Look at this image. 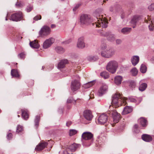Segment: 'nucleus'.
Instances as JSON below:
<instances>
[{
  "mask_svg": "<svg viewBox=\"0 0 154 154\" xmlns=\"http://www.w3.org/2000/svg\"><path fill=\"white\" fill-rule=\"evenodd\" d=\"M146 71L147 67L146 66L143 64H142L140 67V72L142 73H144L146 72Z\"/></svg>",
  "mask_w": 154,
  "mask_h": 154,
  "instance_id": "obj_36",
  "label": "nucleus"
},
{
  "mask_svg": "<svg viewBox=\"0 0 154 154\" xmlns=\"http://www.w3.org/2000/svg\"><path fill=\"white\" fill-rule=\"evenodd\" d=\"M77 47L81 49H82L85 48V43L84 41V38L83 37H81L79 38L78 39L77 43Z\"/></svg>",
  "mask_w": 154,
  "mask_h": 154,
  "instance_id": "obj_16",
  "label": "nucleus"
},
{
  "mask_svg": "<svg viewBox=\"0 0 154 154\" xmlns=\"http://www.w3.org/2000/svg\"><path fill=\"white\" fill-rule=\"evenodd\" d=\"M98 59V56L96 55H90L87 57V59L91 62L95 61L97 60Z\"/></svg>",
  "mask_w": 154,
  "mask_h": 154,
  "instance_id": "obj_27",
  "label": "nucleus"
},
{
  "mask_svg": "<svg viewBox=\"0 0 154 154\" xmlns=\"http://www.w3.org/2000/svg\"><path fill=\"white\" fill-rule=\"evenodd\" d=\"M83 116L87 120V122L84 123L85 124H88V122L91 121L93 117L91 112L89 110H86L84 112Z\"/></svg>",
  "mask_w": 154,
  "mask_h": 154,
  "instance_id": "obj_9",
  "label": "nucleus"
},
{
  "mask_svg": "<svg viewBox=\"0 0 154 154\" xmlns=\"http://www.w3.org/2000/svg\"><path fill=\"white\" fill-rule=\"evenodd\" d=\"M108 113L112 115L113 120V123H111V125H112L115 124L119 122V120L120 118V114H119L116 110H111Z\"/></svg>",
  "mask_w": 154,
  "mask_h": 154,
  "instance_id": "obj_5",
  "label": "nucleus"
},
{
  "mask_svg": "<svg viewBox=\"0 0 154 154\" xmlns=\"http://www.w3.org/2000/svg\"><path fill=\"white\" fill-rule=\"evenodd\" d=\"M131 72L133 76H135L137 75L138 71L136 68L134 67L131 69Z\"/></svg>",
  "mask_w": 154,
  "mask_h": 154,
  "instance_id": "obj_37",
  "label": "nucleus"
},
{
  "mask_svg": "<svg viewBox=\"0 0 154 154\" xmlns=\"http://www.w3.org/2000/svg\"><path fill=\"white\" fill-rule=\"evenodd\" d=\"M101 48L103 50H105V49H107V46L105 44L102 45L101 46Z\"/></svg>",
  "mask_w": 154,
  "mask_h": 154,
  "instance_id": "obj_47",
  "label": "nucleus"
},
{
  "mask_svg": "<svg viewBox=\"0 0 154 154\" xmlns=\"http://www.w3.org/2000/svg\"><path fill=\"white\" fill-rule=\"evenodd\" d=\"M45 68V66H42V69L43 70Z\"/></svg>",
  "mask_w": 154,
  "mask_h": 154,
  "instance_id": "obj_58",
  "label": "nucleus"
},
{
  "mask_svg": "<svg viewBox=\"0 0 154 154\" xmlns=\"http://www.w3.org/2000/svg\"><path fill=\"white\" fill-rule=\"evenodd\" d=\"M5 20H7V17H6V18Z\"/></svg>",
  "mask_w": 154,
  "mask_h": 154,
  "instance_id": "obj_61",
  "label": "nucleus"
},
{
  "mask_svg": "<svg viewBox=\"0 0 154 154\" xmlns=\"http://www.w3.org/2000/svg\"><path fill=\"white\" fill-rule=\"evenodd\" d=\"M122 79V76L118 75L115 77L114 82L116 85H118L121 83Z\"/></svg>",
  "mask_w": 154,
  "mask_h": 154,
  "instance_id": "obj_24",
  "label": "nucleus"
},
{
  "mask_svg": "<svg viewBox=\"0 0 154 154\" xmlns=\"http://www.w3.org/2000/svg\"><path fill=\"white\" fill-rule=\"evenodd\" d=\"M110 11H112V10H110Z\"/></svg>",
  "mask_w": 154,
  "mask_h": 154,
  "instance_id": "obj_63",
  "label": "nucleus"
},
{
  "mask_svg": "<svg viewBox=\"0 0 154 154\" xmlns=\"http://www.w3.org/2000/svg\"><path fill=\"white\" fill-rule=\"evenodd\" d=\"M128 100L131 102L139 103L142 100V98L140 97H130L128 98Z\"/></svg>",
  "mask_w": 154,
  "mask_h": 154,
  "instance_id": "obj_18",
  "label": "nucleus"
},
{
  "mask_svg": "<svg viewBox=\"0 0 154 154\" xmlns=\"http://www.w3.org/2000/svg\"><path fill=\"white\" fill-rule=\"evenodd\" d=\"M124 17V16L123 15H122L121 16V18L122 19H123Z\"/></svg>",
  "mask_w": 154,
  "mask_h": 154,
  "instance_id": "obj_56",
  "label": "nucleus"
},
{
  "mask_svg": "<svg viewBox=\"0 0 154 154\" xmlns=\"http://www.w3.org/2000/svg\"><path fill=\"white\" fill-rule=\"evenodd\" d=\"M119 66L118 63L115 60L109 61L106 66V69L110 72L114 74L116 72Z\"/></svg>",
  "mask_w": 154,
  "mask_h": 154,
  "instance_id": "obj_2",
  "label": "nucleus"
},
{
  "mask_svg": "<svg viewBox=\"0 0 154 154\" xmlns=\"http://www.w3.org/2000/svg\"><path fill=\"white\" fill-rule=\"evenodd\" d=\"M80 86V84L79 81L74 80L71 82V88L72 91H75L79 89Z\"/></svg>",
  "mask_w": 154,
  "mask_h": 154,
  "instance_id": "obj_14",
  "label": "nucleus"
},
{
  "mask_svg": "<svg viewBox=\"0 0 154 154\" xmlns=\"http://www.w3.org/2000/svg\"><path fill=\"white\" fill-rule=\"evenodd\" d=\"M115 50L113 48L109 47L105 50H102L100 52L101 56L103 57L109 58L111 57L115 54Z\"/></svg>",
  "mask_w": 154,
  "mask_h": 154,
  "instance_id": "obj_3",
  "label": "nucleus"
},
{
  "mask_svg": "<svg viewBox=\"0 0 154 154\" xmlns=\"http://www.w3.org/2000/svg\"><path fill=\"white\" fill-rule=\"evenodd\" d=\"M135 27V26H133V28H134Z\"/></svg>",
  "mask_w": 154,
  "mask_h": 154,
  "instance_id": "obj_60",
  "label": "nucleus"
},
{
  "mask_svg": "<svg viewBox=\"0 0 154 154\" xmlns=\"http://www.w3.org/2000/svg\"><path fill=\"white\" fill-rule=\"evenodd\" d=\"M141 138L143 140L147 142H150L152 140V137L150 135L147 134L142 135Z\"/></svg>",
  "mask_w": 154,
  "mask_h": 154,
  "instance_id": "obj_21",
  "label": "nucleus"
},
{
  "mask_svg": "<svg viewBox=\"0 0 154 154\" xmlns=\"http://www.w3.org/2000/svg\"><path fill=\"white\" fill-rule=\"evenodd\" d=\"M77 148V145L75 143L72 144L68 146V149L71 150L72 152L75 151Z\"/></svg>",
  "mask_w": 154,
  "mask_h": 154,
  "instance_id": "obj_33",
  "label": "nucleus"
},
{
  "mask_svg": "<svg viewBox=\"0 0 154 154\" xmlns=\"http://www.w3.org/2000/svg\"><path fill=\"white\" fill-rule=\"evenodd\" d=\"M101 35L103 36L106 37L107 40L109 42H113L116 40L115 35L110 32H104L102 34V33Z\"/></svg>",
  "mask_w": 154,
  "mask_h": 154,
  "instance_id": "obj_6",
  "label": "nucleus"
},
{
  "mask_svg": "<svg viewBox=\"0 0 154 154\" xmlns=\"http://www.w3.org/2000/svg\"><path fill=\"white\" fill-rule=\"evenodd\" d=\"M23 130V126H17V132L18 133L22 131Z\"/></svg>",
  "mask_w": 154,
  "mask_h": 154,
  "instance_id": "obj_40",
  "label": "nucleus"
},
{
  "mask_svg": "<svg viewBox=\"0 0 154 154\" xmlns=\"http://www.w3.org/2000/svg\"><path fill=\"white\" fill-rule=\"evenodd\" d=\"M148 9L149 11H151L154 10V3L149 6Z\"/></svg>",
  "mask_w": 154,
  "mask_h": 154,
  "instance_id": "obj_41",
  "label": "nucleus"
},
{
  "mask_svg": "<svg viewBox=\"0 0 154 154\" xmlns=\"http://www.w3.org/2000/svg\"><path fill=\"white\" fill-rule=\"evenodd\" d=\"M21 111L22 117L24 120H27L29 118L28 111L26 109H22Z\"/></svg>",
  "mask_w": 154,
  "mask_h": 154,
  "instance_id": "obj_26",
  "label": "nucleus"
},
{
  "mask_svg": "<svg viewBox=\"0 0 154 154\" xmlns=\"http://www.w3.org/2000/svg\"><path fill=\"white\" fill-rule=\"evenodd\" d=\"M55 50L57 53L60 54L63 53L65 51L64 49L63 48L60 46H58L56 47L55 48Z\"/></svg>",
  "mask_w": 154,
  "mask_h": 154,
  "instance_id": "obj_35",
  "label": "nucleus"
},
{
  "mask_svg": "<svg viewBox=\"0 0 154 154\" xmlns=\"http://www.w3.org/2000/svg\"><path fill=\"white\" fill-rule=\"evenodd\" d=\"M138 122L141 125H147L148 124L146 119L143 117H141L139 119Z\"/></svg>",
  "mask_w": 154,
  "mask_h": 154,
  "instance_id": "obj_23",
  "label": "nucleus"
},
{
  "mask_svg": "<svg viewBox=\"0 0 154 154\" xmlns=\"http://www.w3.org/2000/svg\"><path fill=\"white\" fill-rule=\"evenodd\" d=\"M63 111V108H59L58 109V112L60 113H62Z\"/></svg>",
  "mask_w": 154,
  "mask_h": 154,
  "instance_id": "obj_52",
  "label": "nucleus"
},
{
  "mask_svg": "<svg viewBox=\"0 0 154 154\" xmlns=\"http://www.w3.org/2000/svg\"><path fill=\"white\" fill-rule=\"evenodd\" d=\"M23 19L22 13L21 12H17L12 14L11 17L10 19L13 21H20Z\"/></svg>",
  "mask_w": 154,
  "mask_h": 154,
  "instance_id": "obj_10",
  "label": "nucleus"
},
{
  "mask_svg": "<svg viewBox=\"0 0 154 154\" xmlns=\"http://www.w3.org/2000/svg\"><path fill=\"white\" fill-rule=\"evenodd\" d=\"M72 124V122L70 121H68L67 122L66 124V125H70Z\"/></svg>",
  "mask_w": 154,
  "mask_h": 154,
  "instance_id": "obj_53",
  "label": "nucleus"
},
{
  "mask_svg": "<svg viewBox=\"0 0 154 154\" xmlns=\"http://www.w3.org/2000/svg\"><path fill=\"white\" fill-rule=\"evenodd\" d=\"M54 39L53 38H50L46 39L43 43V48L45 49L49 48L54 43Z\"/></svg>",
  "mask_w": 154,
  "mask_h": 154,
  "instance_id": "obj_15",
  "label": "nucleus"
},
{
  "mask_svg": "<svg viewBox=\"0 0 154 154\" xmlns=\"http://www.w3.org/2000/svg\"><path fill=\"white\" fill-rule=\"evenodd\" d=\"M32 6L31 5H29L27 7L26 10L27 12H29L32 10Z\"/></svg>",
  "mask_w": 154,
  "mask_h": 154,
  "instance_id": "obj_42",
  "label": "nucleus"
},
{
  "mask_svg": "<svg viewBox=\"0 0 154 154\" xmlns=\"http://www.w3.org/2000/svg\"><path fill=\"white\" fill-rule=\"evenodd\" d=\"M48 144L47 142H43L39 143V145L36 146L35 149L36 151H41L44 149L47 146Z\"/></svg>",
  "mask_w": 154,
  "mask_h": 154,
  "instance_id": "obj_17",
  "label": "nucleus"
},
{
  "mask_svg": "<svg viewBox=\"0 0 154 154\" xmlns=\"http://www.w3.org/2000/svg\"><path fill=\"white\" fill-rule=\"evenodd\" d=\"M17 116H18V117H20V116H19V115H18Z\"/></svg>",
  "mask_w": 154,
  "mask_h": 154,
  "instance_id": "obj_62",
  "label": "nucleus"
},
{
  "mask_svg": "<svg viewBox=\"0 0 154 154\" xmlns=\"http://www.w3.org/2000/svg\"><path fill=\"white\" fill-rule=\"evenodd\" d=\"M129 86L132 88H135L136 86V83L134 82L131 81L130 82Z\"/></svg>",
  "mask_w": 154,
  "mask_h": 154,
  "instance_id": "obj_43",
  "label": "nucleus"
},
{
  "mask_svg": "<svg viewBox=\"0 0 154 154\" xmlns=\"http://www.w3.org/2000/svg\"><path fill=\"white\" fill-rule=\"evenodd\" d=\"M95 83V81L93 80L85 84L83 87L85 88H88L93 86Z\"/></svg>",
  "mask_w": 154,
  "mask_h": 154,
  "instance_id": "obj_28",
  "label": "nucleus"
},
{
  "mask_svg": "<svg viewBox=\"0 0 154 154\" xmlns=\"http://www.w3.org/2000/svg\"><path fill=\"white\" fill-rule=\"evenodd\" d=\"M107 116L105 114H102L99 117L96 122H98V124L103 125L107 122Z\"/></svg>",
  "mask_w": 154,
  "mask_h": 154,
  "instance_id": "obj_13",
  "label": "nucleus"
},
{
  "mask_svg": "<svg viewBox=\"0 0 154 154\" xmlns=\"http://www.w3.org/2000/svg\"><path fill=\"white\" fill-rule=\"evenodd\" d=\"M12 137V135L11 133H8L7 134V138L8 140H10Z\"/></svg>",
  "mask_w": 154,
  "mask_h": 154,
  "instance_id": "obj_45",
  "label": "nucleus"
},
{
  "mask_svg": "<svg viewBox=\"0 0 154 154\" xmlns=\"http://www.w3.org/2000/svg\"><path fill=\"white\" fill-rule=\"evenodd\" d=\"M40 120V116H35V119L34 120L35 123V125H38L39 122Z\"/></svg>",
  "mask_w": 154,
  "mask_h": 154,
  "instance_id": "obj_38",
  "label": "nucleus"
},
{
  "mask_svg": "<svg viewBox=\"0 0 154 154\" xmlns=\"http://www.w3.org/2000/svg\"><path fill=\"white\" fill-rule=\"evenodd\" d=\"M77 131H77L74 129L70 130L69 133V135L70 136L76 134L77 133Z\"/></svg>",
  "mask_w": 154,
  "mask_h": 154,
  "instance_id": "obj_39",
  "label": "nucleus"
},
{
  "mask_svg": "<svg viewBox=\"0 0 154 154\" xmlns=\"http://www.w3.org/2000/svg\"><path fill=\"white\" fill-rule=\"evenodd\" d=\"M55 26L54 24H52L51 25V27L52 28H54L55 27Z\"/></svg>",
  "mask_w": 154,
  "mask_h": 154,
  "instance_id": "obj_55",
  "label": "nucleus"
},
{
  "mask_svg": "<svg viewBox=\"0 0 154 154\" xmlns=\"http://www.w3.org/2000/svg\"><path fill=\"white\" fill-rule=\"evenodd\" d=\"M98 10H97L95 12V13L97 15L96 18L97 19V21L98 22L99 24H96V26L97 27H100V26H102L103 28H106L107 27V24L106 23L103 24V20L102 19L101 17L100 18V15H99V14H97V12L98 11Z\"/></svg>",
  "mask_w": 154,
  "mask_h": 154,
  "instance_id": "obj_12",
  "label": "nucleus"
},
{
  "mask_svg": "<svg viewBox=\"0 0 154 154\" xmlns=\"http://www.w3.org/2000/svg\"><path fill=\"white\" fill-rule=\"evenodd\" d=\"M140 17L138 15H136L134 16L131 19V23L133 24H135L139 20Z\"/></svg>",
  "mask_w": 154,
  "mask_h": 154,
  "instance_id": "obj_29",
  "label": "nucleus"
},
{
  "mask_svg": "<svg viewBox=\"0 0 154 154\" xmlns=\"http://www.w3.org/2000/svg\"><path fill=\"white\" fill-rule=\"evenodd\" d=\"M11 74L12 77L18 78L19 76L18 72L17 70L16 69H12L11 70Z\"/></svg>",
  "mask_w": 154,
  "mask_h": 154,
  "instance_id": "obj_32",
  "label": "nucleus"
},
{
  "mask_svg": "<svg viewBox=\"0 0 154 154\" xmlns=\"http://www.w3.org/2000/svg\"><path fill=\"white\" fill-rule=\"evenodd\" d=\"M145 22L146 23H148L147 21V20H145Z\"/></svg>",
  "mask_w": 154,
  "mask_h": 154,
  "instance_id": "obj_59",
  "label": "nucleus"
},
{
  "mask_svg": "<svg viewBox=\"0 0 154 154\" xmlns=\"http://www.w3.org/2000/svg\"><path fill=\"white\" fill-rule=\"evenodd\" d=\"M80 22L81 25H89L92 22L90 16L87 14H82L80 17Z\"/></svg>",
  "mask_w": 154,
  "mask_h": 154,
  "instance_id": "obj_4",
  "label": "nucleus"
},
{
  "mask_svg": "<svg viewBox=\"0 0 154 154\" xmlns=\"http://www.w3.org/2000/svg\"><path fill=\"white\" fill-rule=\"evenodd\" d=\"M16 5L17 7H21L23 6L21 2H17L16 4Z\"/></svg>",
  "mask_w": 154,
  "mask_h": 154,
  "instance_id": "obj_51",
  "label": "nucleus"
},
{
  "mask_svg": "<svg viewBox=\"0 0 154 154\" xmlns=\"http://www.w3.org/2000/svg\"><path fill=\"white\" fill-rule=\"evenodd\" d=\"M79 6V5H77L73 9V10L74 11H76V9L78 8Z\"/></svg>",
  "mask_w": 154,
  "mask_h": 154,
  "instance_id": "obj_54",
  "label": "nucleus"
},
{
  "mask_svg": "<svg viewBox=\"0 0 154 154\" xmlns=\"http://www.w3.org/2000/svg\"><path fill=\"white\" fill-rule=\"evenodd\" d=\"M133 108L131 106H126L125 107L122 113V115H125L131 112L132 111Z\"/></svg>",
  "mask_w": 154,
  "mask_h": 154,
  "instance_id": "obj_20",
  "label": "nucleus"
},
{
  "mask_svg": "<svg viewBox=\"0 0 154 154\" xmlns=\"http://www.w3.org/2000/svg\"><path fill=\"white\" fill-rule=\"evenodd\" d=\"M51 32L50 28L47 26H44L39 32V34L42 37L46 36L49 35Z\"/></svg>",
  "mask_w": 154,
  "mask_h": 154,
  "instance_id": "obj_7",
  "label": "nucleus"
},
{
  "mask_svg": "<svg viewBox=\"0 0 154 154\" xmlns=\"http://www.w3.org/2000/svg\"><path fill=\"white\" fill-rule=\"evenodd\" d=\"M100 75L104 79H108L109 77V73L106 71H103L100 73Z\"/></svg>",
  "mask_w": 154,
  "mask_h": 154,
  "instance_id": "obj_34",
  "label": "nucleus"
},
{
  "mask_svg": "<svg viewBox=\"0 0 154 154\" xmlns=\"http://www.w3.org/2000/svg\"><path fill=\"white\" fill-rule=\"evenodd\" d=\"M131 62L134 66H136L139 62V57L137 55L134 56L131 59Z\"/></svg>",
  "mask_w": 154,
  "mask_h": 154,
  "instance_id": "obj_22",
  "label": "nucleus"
},
{
  "mask_svg": "<svg viewBox=\"0 0 154 154\" xmlns=\"http://www.w3.org/2000/svg\"><path fill=\"white\" fill-rule=\"evenodd\" d=\"M103 2H105V1H103Z\"/></svg>",
  "mask_w": 154,
  "mask_h": 154,
  "instance_id": "obj_64",
  "label": "nucleus"
},
{
  "mask_svg": "<svg viewBox=\"0 0 154 154\" xmlns=\"http://www.w3.org/2000/svg\"><path fill=\"white\" fill-rule=\"evenodd\" d=\"M108 90V86L105 83H103L98 91L97 94L99 96H102L105 94Z\"/></svg>",
  "mask_w": 154,
  "mask_h": 154,
  "instance_id": "obj_11",
  "label": "nucleus"
},
{
  "mask_svg": "<svg viewBox=\"0 0 154 154\" xmlns=\"http://www.w3.org/2000/svg\"><path fill=\"white\" fill-rule=\"evenodd\" d=\"M73 100V99L71 97H69L68 99L67 100V102L68 103H70L72 102Z\"/></svg>",
  "mask_w": 154,
  "mask_h": 154,
  "instance_id": "obj_49",
  "label": "nucleus"
},
{
  "mask_svg": "<svg viewBox=\"0 0 154 154\" xmlns=\"http://www.w3.org/2000/svg\"><path fill=\"white\" fill-rule=\"evenodd\" d=\"M135 129H136L138 128V126H134V127Z\"/></svg>",
  "mask_w": 154,
  "mask_h": 154,
  "instance_id": "obj_57",
  "label": "nucleus"
},
{
  "mask_svg": "<svg viewBox=\"0 0 154 154\" xmlns=\"http://www.w3.org/2000/svg\"><path fill=\"white\" fill-rule=\"evenodd\" d=\"M83 139L85 140H90V144L88 146H90L94 140L93 134L89 132H84L82 136Z\"/></svg>",
  "mask_w": 154,
  "mask_h": 154,
  "instance_id": "obj_8",
  "label": "nucleus"
},
{
  "mask_svg": "<svg viewBox=\"0 0 154 154\" xmlns=\"http://www.w3.org/2000/svg\"><path fill=\"white\" fill-rule=\"evenodd\" d=\"M41 16L40 15H37L33 18V20L35 21H37L41 19Z\"/></svg>",
  "mask_w": 154,
  "mask_h": 154,
  "instance_id": "obj_44",
  "label": "nucleus"
},
{
  "mask_svg": "<svg viewBox=\"0 0 154 154\" xmlns=\"http://www.w3.org/2000/svg\"><path fill=\"white\" fill-rule=\"evenodd\" d=\"M122 41L120 39H117L116 40V43L117 45H119L122 43Z\"/></svg>",
  "mask_w": 154,
  "mask_h": 154,
  "instance_id": "obj_48",
  "label": "nucleus"
},
{
  "mask_svg": "<svg viewBox=\"0 0 154 154\" xmlns=\"http://www.w3.org/2000/svg\"><path fill=\"white\" fill-rule=\"evenodd\" d=\"M68 63V60L66 59H64L61 60L58 63V68L59 69L63 68L65 66V64Z\"/></svg>",
  "mask_w": 154,
  "mask_h": 154,
  "instance_id": "obj_25",
  "label": "nucleus"
},
{
  "mask_svg": "<svg viewBox=\"0 0 154 154\" xmlns=\"http://www.w3.org/2000/svg\"><path fill=\"white\" fill-rule=\"evenodd\" d=\"M149 29L150 31H152L154 29V25H152V26L150 24L148 25Z\"/></svg>",
  "mask_w": 154,
  "mask_h": 154,
  "instance_id": "obj_46",
  "label": "nucleus"
},
{
  "mask_svg": "<svg viewBox=\"0 0 154 154\" xmlns=\"http://www.w3.org/2000/svg\"><path fill=\"white\" fill-rule=\"evenodd\" d=\"M18 57H19L20 58L22 59L24 58V54L22 53L20 54H19L18 55Z\"/></svg>",
  "mask_w": 154,
  "mask_h": 154,
  "instance_id": "obj_50",
  "label": "nucleus"
},
{
  "mask_svg": "<svg viewBox=\"0 0 154 154\" xmlns=\"http://www.w3.org/2000/svg\"><path fill=\"white\" fill-rule=\"evenodd\" d=\"M139 84V90L141 91H143L145 90L147 87V84L145 83H143L142 80L140 82Z\"/></svg>",
  "mask_w": 154,
  "mask_h": 154,
  "instance_id": "obj_19",
  "label": "nucleus"
},
{
  "mask_svg": "<svg viewBox=\"0 0 154 154\" xmlns=\"http://www.w3.org/2000/svg\"><path fill=\"white\" fill-rule=\"evenodd\" d=\"M131 28L129 27H124L121 30L122 33L126 34L129 33L131 31Z\"/></svg>",
  "mask_w": 154,
  "mask_h": 154,
  "instance_id": "obj_31",
  "label": "nucleus"
},
{
  "mask_svg": "<svg viewBox=\"0 0 154 154\" xmlns=\"http://www.w3.org/2000/svg\"><path fill=\"white\" fill-rule=\"evenodd\" d=\"M127 98L123 97L119 94L116 93L112 95L111 103L113 106L117 108L121 106L122 103H124Z\"/></svg>",
  "mask_w": 154,
  "mask_h": 154,
  "instance_id": "obj_1",
  "label": "nucleus"
},
{
  "mask_svg": "<svg viewBox=\"0 0 154 154\" xmlns=\"http://www.w3.org/2000/svg\"><path fill=\"white\" fill-rule=\"evenodd\" d=\"M29 45L31 47L34 48H38L39 47V45L35 40L32 42H30Z\"/></svg>",
  "mask_w": 154,
  "mask_h": 154,
  "instance_id": "obj_30",
  "label": "nucleus"
}]
</instances>
